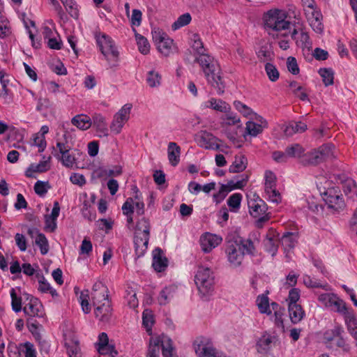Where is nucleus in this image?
<instances>
[{"label":"nucleus","mask_w":357,"mask_h":357,"mask_svg":"<svg viewBox=\"0 0 357 357\" xmlns=\"http://www.w3.org/2000/svg\"><path fill=\"white\" fill-rule=\"evenodd\" d=\"M47 185H48L47 182L38 181L34 185L35 192L39 196L45 195L47 192Z\"/></svg>","instance_id":"60"},{"label":"nucleus","mask_w":357,"mask_h":357,"mask_svg":"<svg viewBox=\"0 0 357 357\" xmlns=\"http://www.w3.org/2000/svg\"><path fill=\"white\" fill-rule=\"evenodd\" d=\"M333 303L334 310L343 314L344 317L349 314L351 311H349L347 307L346 303L338 297L336 298Z\"/></svg>","instance_id":"51"},{"label":"nucleus","mask_w":357,"mask_h":357,"mask_svg":"<svg viewBox=\"0 0 357 357\" xmlns=\"http://www.w3.org/2000/svg\"><path fill=\"white\" fill-rule=\"evenodd\" d=\"M247 167V158L244 155H237L234 158V160L229 166V171L231 173H238L243 172Z\"/></svg>","instance_id":"24"},{"label":"nucleus","mask_w":357,"mask_h":357,"mask_svg":"<svg viewBox=\"0 0 357 357\" xmlns=\"http://www.w3.org/2000/svg\"><path fill=\"white\" fill-rule=\"evenodd\" d=\"M242 195L240 193L231 195L227 199V205L233 212H236L241 206Z\"/></svg>","instance_id":"34"},{"label":"nucleus","mask_w":357,"mask_h":357,"mask_svg":"<svg viewBox=\"0 0 357 357\" xmlns=\"http://www.w3.org/2000/svg\"><path fill=\"white\" fill-rule=\"evenodd\" d=\"M264 245L266 252L275 256L278 251L277 241L272 237L266 238L264 241Z\"/></svg>","instance_id":"44"},{"label":"nucleus","mask_w":357,"mask_h":357,"mask_svg":"<svg viewBox=\"0 0 357 357\" xmlns=\"http://www.w3.org/2000/svg\"><path fill=\"white\" fill-rule=\"evenodd\" d=\"M190 39L191 41L192 42V48L195 51H196L197 55L203 54L206 52V50L204 47L203 43L197 33L192 34Z\"/></svg>","instance_id":"43"},{"label":"nucleus","mask_w":357,"mask_h":357,"mask_svg":"<svg viewBox=\"0 0 357 357\" xmlns=\"http://www.w3.org/2000/svg\"><path fill=\"white\" fill-rule=\"evenodd\" d=\"M173 45V40L169 38H165L164 40H160L157 45L158 51L165 56H169L172 52V46Z\"/></svg>","instance_id":"31"},{"label":"nucleus","mask_w":357,"mask_h":357,"mask_svg":"<svg viewBox=\"0 0 357 357\" xmlns=\"http://www.w3.org/2000/svg\"><path fill=\"white\" fill-rule=\"evenodd\" d=\"M264 24L267 29L280 31L289 28L290 22L284 20V14L279 10H269L264 16Z\"/></svg>","instance_id":"9"},{"label":"nucleus","mask_w":357,"mask_h":357,"mask_svg":"<svg viewBox=\"0 0 357 357\" xmlns=\"http://www.w3.org/2000/svg\"><path fill=\"white\" fill-rule=\"evenodd\" d=\"M11 297L12 309L15 312H20L23 308L22 307V298L17 295L15 289L12 288L10 291Z\"/></svg>","instance_id":"40"},{"label":"nucleus","mask_w":357,"mask_h":357,"mask_svg":"<svg viewBox=\"0 0 357 357\" xmlns=\"http://www.w3.org/2000/svg\"><path fill=\"white\" fill-rule=\"evenodd\" d=\"M146 82L150 87H158L161 84V75L158 72L150 70L147 74Z\"/></svg>","instance_id":"35"},{"label":"nucleus","mask_w":357,"mask_h":357,"mask_svg":"<svg viewBox=\"0 0 357 357\" xmlns=\"http://www.w3.org/2000/svg\"><path fill=\"white\" fill-rule=\"evenodd\" d=\"M320 195L329 208L336 211L342 210L345 207V203L338 188L331 187L326 188L317 184Z\"/></svg>","instance_id":"8"},{"label":"nucleus","mask_w":357,"mask_h":357,"mask_svg":"<svg viewBox=\"0 0 357 357\" xmlns=\"http://www.w3.org/2000/svg\"><path fill=\"white\" fill-rule=\"evenodd\" d=\"M222 241V238L218 235L206 233L201 237L200 244L202 250L204 252L208 253L220 244Z\"/></svg>","instance_id":"14"},{"label":"nucleus","mask_w":357,"mask_h":357,"mask_svg":"<svg viewBox=\"0 0 357 357\" xmlns=\"http://www.w3.org/2000/svg\"><path fill=\"white\" fill-rule=\"evenodd\" d=\"M250 214L258 218L256 221V226L261 228L264 224L270 219V215L266 213L268 206L265 202L259 196L254 195L253 199H250L248 202Z\"/></svg>","instance_id":"7"},{"label":"nucleus","mask_w":357,"mask_h":357,"mask_svg":"<svg viewBox=\"0 0 357 357\" xmlns=\"http://www.w3.org/2000/svg\"><path fill=\"white\" fill-rule=\"evenodd\" d=\"M322 20V15L321 14H317L316 17H312V18H310L308 20L311 27L313 29L314 31L317 33H321L324 29V25L321 22Z\"/></svg>","instance_id":"46"},{"label":"nucleus","mask_w":357,"mask_h":357,"mask_svg":"<svg viewBox=\"0 0 357 357\" xmlns=\"http://www.w3.org/2000/svg\"><path fill=\"white\" fill-rule=\"evenodd\" d=\"M96 42L101 53L107 60L110 68L116 67L118 66L119 53L114 46V43L111 38L103 33L96 36Z\"/></svg>","instance_id":"6"},{"label":"nucleus","mask_w":357,"mask_h":357,"mask_svg":"<svg viewBox=\"0 0 357 357\" xmlns=\"http://www.w3.org/2000/svg\"><path fill=\"white\" fill-rule=\"evenodd\" d=\"M266 195L268 197V200L275 204H279L282 201V197L280 193L276 188L268 190V192H265Z\"/></svg>","instance_id":"61"},{"label":"nucleus","mask_w":357,"mask_h":357,"mask_svg":"<svg viewBox=\"0 0 357 357\" xmlns=\"http://www.w3.org/2000/svg\"><path fill=\"white\" fill-rule=\"evenodd\" d=\"M24 314L29 317H43V307L40 301L34 297H31L29 302L23 307Z\"/></svg>","instance_id":"13"},{"label":"nucleus","mask_w":357,"mask_h":357,"mask_svg":"<svg viewBox=\"0 0 357 357\" xmlns=\"http://www.w3.org/2000/svg\"><path fill=\"white\" fill-rule=\"evenodd\" d=\"M66 10L74 18L78 17V10L74 0H61Z\"/></svg>","instance_id":"49"},{"label":"nucleus","mask_w":357,"mask_h":357,"mask_svg":"<svg viewBox=\"0 0 357 357\" xmlns=\"http://www.w3.org/2000/svg\"><path fill=\"white\" fill-rule=\"evenodd\" d=\"M286 153L290 158H301L304 155V149L298 144H294L286 149Z\"/></svg>","instance_id":"36"},{"label":"nucleus","mask_w":357,"mask_h":357,"mask_svg":"<svg viewBox=\"0 0 357 357\" xmlns=\"http://www.w3.org/2000/svg\"><path fill=\"white\" fill-rule=\"evenodd\" d=\"M15 240L16 245L20 251L24 252L26 250V240L23 234L19 233L16 234Z\"/></svg>","instance_id":"64"},{"label":"nucleus","mask_w":357,"mask_h":357,"mask_svg":"<svg viewBox=\"0 0 357 357\" xmlns=\"http://www.w3.org/2000/svg\"><path fill=\"white\" fill-rule=\"evenodd\" d=\"M133 199L128 198L122 206V211L125 215L128 216L134 213Z\"/></svg>","instance_id":"62"},{"label":"nucleus","mask_w":357,"mask_h":357,"mask_svg":"<svg viewBox=\"0 0 357 357\" xmlns=\"http://www.w3.org/2000/svg\"><path fill=\"white\" fill-rule=\"evenodd\" d=\"M198 144L206 149L218 150L220 149V141L213 134L206 130L201 131L197 137Z\"/></svg>","instance_id":"12"},{"label":"nucleus","mask_w":357,"mask_h":357,"mask_svg":"<svg viewBox=\"0 0 357 357\" xmlns=\"http://www.w3.org/2000/svg\"><path fill=\"white\" fill-rule=\"evenodd\" d=\"M74 152H77V154L79 153L77 149H75L74 151L70 152L68 151L66 153H64L61 155L59 158L61 162V164L67 167V168H73L74 165L76 164L77 159L75 158V154Z\"/></svg>","instance_id":"29"},{"label":"nucleus","mask_w":357,"mask_h":357,"mask_svg":"<svg viewBox=\"0 0 357 357\" xmlns=\"http://www.w3.org/2000/svg\"><path fill=\"white\" fill-rule=\"evenodd\" d=\"M36 244L40 248V253L46 255L49 251V243L45 236L42 233H38L36 240Z\"/></svg>","instance_id":"37"},{"label":"nucleus","mask_w":357,"mask_h":357,"mask_svg":"<svg viewBox=\"0 0 357 357\" xmlns=\"http://www.w3.org/2000/svg\"><path fill=\"white\" fill-rule=\"evenodd\" d=\"M239 247L241 250L244 251V254L253 255L255 252V246L252 241L250 239L241 240L238 243Z\"/></svg>","instance_id":"55"},{"label":"nucleus","mask_w":357,"mask_h":357,"mask_svg":"<svg viewBox=\"0 0 357 357\" xmlns=\"http://www.w3.org/2000/svg\"><path fill=\"white\" fill-rule=\"evenodd\" d=\"M97 351L101 355L109 354L112 357L117 355V351L115 350L114 346L112 344H108L101 347H97Z\"/></svg>","instance_id":"57"},{"label":"nucleus","mask_w":357,"mask_h":357,"mask_svg":"<svg viewBox=\"0 0 357 357\" xmlns=\"http://www.w3.org/2000/svg\"><path fill=\"white\" fill-rule=\"evenodd\" d=\"M126 299L130 307L135 308L138 306V299L135 291L132 289L127 290Z\"/></svg>","instance_id":"56"},{"label":"nucleus","mask_w":357,"mask_h":357,"mask_svg":"<svg viewBox=\"0 0 357 357\" xmlns=\"http://www.w3.org/2000/svg\"><path fill=\"white\" fill-rule=\"evenodd\" d=\"M33 144L38 147L39 152H43L47 145L45 136L39 135V133L34 135Z\"/></svg>","instance_id":"59"},{"label":"nucleus","mask_w":357,"mask_h":357,"mask_svg":"<svg viewBox=\"0 0 357 357\" xmlns=\"http://www.w3.org/2000/svg\"><path fill=\"white\" fill-rule=\"evenodd\" d=\"M131 109V104H126L114 116V119L110 125V129L115 134L120 133L124 123L128 121Z\"/></svg>","instance_id":"10"},{"label":"nucleus","mask_w":357,"mask_h":357,"mask_svg":"<svg viewBox=\"0 0 357 357\" xmlns=\"http://www.w3.org/2000/svg\"><path fill=\"white\" fill-rule=\"evenodd\" d=\"M51 157H49L47 160L40 161L38 164L32 163L27 168L25 172V175L28 178L34 177L33 173L34 172H45L50 169V161Z\"/></svg>","instance_id":"17"},{"label":"nucleus","mask_w":357,"mask_h":357,"mask_svg":"<svg viewBox=\"0 0 357 357\" xmlns=\"http://www.w3.org/2000/svg\"><path fill=\"white\" fill-rule=\"evenodd\" d=\"M195 61L202 68L208 83L221 96L225 93V84L221 76L220 68L214 58L206 53L195 56Z\"/></svg>","instance_id":"2"},{"label":"nucleus","mask_w":357,"mask_h":357,"mask_svg":"<svg viewBox=\"0 0 357 357\" xmlns=\"http://www.w3.org/2000/svg\"><path fill=\"white\" fill-rule=\"evenodd\" d=\"M342 185V190L344 195L351 199H357V184L354 179H348L344 181Z\"/></svg>","instance_id":"23"},{"label":"nucleus","mask_w":357,"mask_h":357,"mask_svg":"<svg viewBox=\"0 0 357 357\" xmlns=\"http://www.w3.org/2000/svg\"><path fill=\"white\" fill-rule=\"evenodd\" d=\"M92 126L96 128L97 131L100 133L99 137H107L108 128L105 118L100 114H94L91 118Z\"/></svg>","instance_id":"16"},{"label":"nucleus","mask_w":357,"mask_h":357,"mask_svg":"<svg viewBox=\"0 0 357 357\" xmlns=\"http://www.w3.org/2000/svg\"><path fill=\"white\" fill-rule=\"evenodd\" d=\"M256 302L261 313L267 314L268 315L271 314L268 298L266 295L261 294L258 296Z\"/></svg>","instance_id":"30"},{"label":"nucleus","mask_w":357,"mask_h":357,"mask_svg":"<svg viewBox=\"0 0 357 357\" xmlns=\"http://www.w3.org/2000/svg\"><path fill=\"white\" fill-rule=\"evenodd\" d=\"M245 130L248 135L252 137H256L257 135L262 132L263 127L261 125L256 123L253 121H248L246 123Z\"/></svg>","instance_id":"45"},{"label":"nucleus","mask_w":357,"mask_h":357,"mask_svg":"<svg viewBox=\"0 0 357 357\" xmlns=\"http://www.w3.org/2000/svg\"><path fill=\"white\" fill-rule=\"evenodd\" d=\"M136 40L139 51L143 54H147L150 50V45L147 39L140 34H136Z\"/></svg>","instance_id":"39"},{"label":"nucleus","mask_w":357,"mask_h":357,"mask_svg":"<svg viewBox=\"0 0 357 357\" xmlns=\"http://www.w3.org/2000/svg\"><path fill=\"white\" fill-rule=\"evenodd\" d=\"M36 278L38 279L39 286L38 290L42 293H47L51 289V285L47 282L42 273H36Z\"/></svg>","instance_id":"52"},{"label":"nucleus","mask_w":357,"mask_h":357,"mask_svg":"<svg viewBox=\"0 0 357 357\" xmlns=\"http://www.w3.org/2000/svg\"><path fill=\"white\" fill-rule=\"evenodd\" d=\"M195 282L199 293L202 296H206L213 290V273L209 268L199 266L195 276Z\"/></svg>","instance_id":"5"},{"label":"nucleus","mask_w":357,"mask_h":357,"mask_svg":"<svg viewBox=\"0 0 357 357\" xmlns=\"http://www.w3.org/2000/svg\"><path fill=\"white\" fill-rule=\"evenodd\" d=\"M273 337L269 334H264L257 341L256 349L258 353L266 354L272 347Z\"/></svg>","instance_id":"21"},{"label":"nucleus","mask_w":357,"mask_h":357,"mask_svg":"<svg viewBox=\"0 0 357 357\" xmlns=\"http://www.w3.org/2000/svg\"><path fill=\"white\" fill-rule=\"evenodd\" d=\"M9 22L6 18L0 16V38H3L10 34Z\"/></svg>","instance_id":"53"},{"label":"nucleus","mask_w":357,"mask_h":357,"mask_svg":"<svg viewBox=\"0 0 357 357\" xmlns=\"http://www.w3.org/2000/svg\"><path fill=\"white\" fill-rule=\"evenodd\" d=\"M168 160L175 167L180 161L181 148L175 142H169L167 148Z\"/></svg>","instance_id":"22"},{"label":"nucleus","mask_w":357,"mask_h":357,"mask_svg":"<svg viewBox=\"0 0 357 357\" xmlns=\"http://www.w3.org/2000/svg\"><path fill=\"white\" fill-rule=\"evenodd\" d=\"M228 261L234 267H237L241 264L244 257V251L241 250L238 243L235 241L229 244L226 248Z\"/></svg>","instance_id":"11"},{"label":"nucleus","mask_w":357,"mask_h":357,"mask_svg":"<svg viewBox=\"0 0 357 357\" xmlns=\"http://www.w3.org/2000/svg\"><path fill=\"white\" fill-rule=\"evenodd\" d=\"M273 52L266 47H261L257 52V56L261 61H266L271 59Z\"/></svg>","instance_id":"63"},{"label":"nucleus","mask_w":357,"mask_h":357,"mask_svg":"<svg viewBox=\"0 0 357 357\" xmlns=\"http://www.w3.org/2000/svg\"><path fill=\"white\" fill-rule=\"evenodd\" d=\"M289 315L292 324H296L301 321L305 313L301 305H288Z\"/></svg>","instance_id":"20"},{"label":"nucleus","mask_w":357,"mask_h":357,"mask_svg":"<svg viewBox=\"0 0 357 357\" xmlns=\"http://www.w3.org/2000/svg\"><path fill=\"white\" fill-rule=\"evenodd\" d=\"M176 288L174 287H167L164 288L158 296V303L161 305L167 304L174 297Z\"/></svg>","instance_id":"27"},{"label":"nucleus","mask_w":357,"mask_h":357,"mask_svg":"<svg viewBox=\"0 0 357 357\" xmlns=\"http://www.w3.org/2000/svg\"><path fill=\"white\" fill-rule=\"evenodd\" d=\"M205 107L223 113H227L231 109V107L227 102L221 99L214 98H211L206 101L205 102Z\"/></svg>","instance_id":"18"},{"label":"nucleus","mask_w":357,"mask_h":357,"mask_svg":"<svg viewBox=\"0 0 357 357\" xmlns=\"http://www.w3.org/2000/svg\"><path fill=\"white\" fill-rule=\"evenodd\" d=\"M281 241L282 245L291 249L294 248L296 245L297 241V235L292 232L284 233L281 238Z\"/></svg>","instance_id":"32"},{"label":"nucleus","mask_w":357,"mask_h":357,"mask_svg":"<svg viewBox=\"0 0 357 357\" xmlns=\"http://www.w3.org/2000/svg\"><path fill=\"white\" fill-rule=\"evenodd\" d=\"M344 333V329L340 326H335L331 331H327L325 335V339L328 341H332L337 336H340Z\"/></svg>","instance_id":"54"},{"label":"nucleus","mask_w":357,"mask_h":357,"mask_svg":"<svg viewBox=\"0 0 357 357\" xmlns=\"http://www.w3.org/2000/svg\"><path fill=\"white\" fill-rule=\"evenodd\" d=\"M89 291H82L79 296V301L82 306V309L85 314H89L91 312V307L89 303Z\"/></svg>","instance_id":"48"},{"label":"nucleus","mask_w":357,"mask_h":357,"mask_svg":"<svg viewBox=\"0 0 357 357\" xmlns=\"http://www.w3.org/2000/svg\"><path fill=\"white\" fill-rule=\"evenodd\" d=\"M337 296L334 294H322L319 296L318 300L326 307H333L334 301Z\"/></svg>","instance_id":"50"},{"label":"nucleus","mask_w":357,"mask_h":357,"mask_svg":"<svg viewBox=\"0 0 357 357\" xmlns=\"http://www.w3.org/2000/svg\"><path fill=\"white\" fill-rule=\"evenodd\" d=\"M71 123L78 129L86 130L92 126L91 119L86 114H77L71 119Z\"/></svg>","instance_id":"19"},{"label":"nucleus","mask_w":357,"mask_h":357,"mask_svg":"<svg viewBox=\"0 0 357 357\" xmlns=\"http://www.w3.org/2000/svg\"><path fill=\"white\" fill-rule=\"evenodd\" d=\"M265 192H268L272 189L276 188V176L273 172L267 170L265 172Z\"/></svg>","instance_id":"38"},{"label":"nucleus","mask_w":357,"mask_h":357,"mask_svg":"<svg viewBox=\"0 0 357 357\" xmlns=\"http://www.w3.org/2000/svg\"><path fill=\"white\" fill-rule=\"evenodd\" d=\"M335 156V148L333 144H326L318 149L304 154L301 162L304 165H317L323 162L333 160Z\"/></svg>","instance_id":"4"},{"label":"nucleus","mask_w":357,"mask_h":357,"mask_svg":"<svg viewBox=\"0 0 357 357\" xmlns=\"http://www.w3.org/2000/svg\"><path fill=\"white\" fill-rule=\"evenodd\" d=\"M191 15L189 13H184L179 16L176 21L172 25L173 30H177L184 26L188 25L191 21Z\"/></svg>","instance_id":"41"},{"label":"nucleus","mask_w":357,"mask_h":357,"mask_svg":"<svg viewBox=\"0 0 357 357\" xmlns=\"http://www.w3.org/2000/svg\"><path fill=\"white\" fill-rule=\"evenodd\" d=\"M168 261L165 257L162 256V251L157 248L153 251L152 266L157 272H162L167 267Z\"/></svg>","instance_id":"15"},{"label":"nucleus","mask_w":357,"mask_h":357,"mask_svg":"<svg viewBox=\"0 0 357 357\" xmlns=\"http://www.w3.org/2000/svg\"><path fill=\"white\" fill-rule=\"evenodd\" d=\"M161 350L162 357H173L174 349L172 345V341L167 336H162L161 338Z\"/></svg>","instance_id":"28"},{"label":"nucleus","mask_w":357,"mask_h":357,"mask_svg":"<svg viewBox=\"0 0 357 357\" xmlns=\"http://www.w3.org/2000/svg\"><path fill=\"white\" fill-rule=\"evenodd\" d=\"M344 320L349 332L356 340L357 346V319L353 311L344 317Z\"/></svg>","instance_id":"25"},{"label":"nucleus","mask_w":357,"mask_h":357,"mask_svg":"<svg viewBox=\"0 0 357 357\" xmlns=\"http://www.w3.org/2000/svg\"><path fill=\"white\" fill-rule=\"evenodd\" d=\"M91 301L95 317L102 322H108L112 315V301L109 290L101 282H96L92 288Z\"/></svg>","instance_id":"1"},{"label":"nucleus","mask_w":357,"mask_h":357,"mask_svg":"<svg viewBox=\"0 0 357 357\" xmlns=\"http://www.w3.org/2000/svg\"><path fill=\"white\" fill-rule=\"evenodd\" d=\"M161 349V338H151L146 357H160Z\"/></svg>","instance_id":"26"},{"label":"nucleus","mask_w":357,"mask_h":357,"mask_svg":"<svg viewBox=\"0 0 357 357\" xmlns=\"http://www.w3.org/2000/svg\"><path fill=\"white\" fill-rule=\"evenodd\" d=\"M142 324L146 331L151 334L152 326L154 324V318L152 312L149 310H145L142 314Z\"/></svg>","instance_id":"33"},{"label":"nucleus","mask_w":357,"mask_h":357,"mask_svg":"<svg viewBox=\"0 0 357 357\" xmlns=\"http://www.w3.org/2000/svg\"><path fill=\"white\" fill-rule=\"evenodd\" d=\"M319 73L322 77L323 82L326 86L333 84V71L331 69L320 68Z\"/></svg>","instance_id":"42"},{"label":"nucleus","mask_w":357,"mask_h":357,"mask_svg":"<svg viewBox=\"0 0 357 357\" xmlns=\"http://www.w3.org/2000/svg\"><path fill=\"white\" fill-rule=\"evenodd\" d=\"M265 71L271 82H275L278 79L280 73L273 64L266 63L265 65Z\"/></svg>","instance_id":"47"},{"label":"nucleus","mask_w":357,"mask_h":357,"mask_svg":"<svg viewBox=\"0 0 357 357\" xmlns=\"http://www.w3.org/2000/svg\"><path fill=\"white\" fill-rule=\"evenodd\" d=\"M287 67L288 70L293 75L299 73V68L296 59L293 56H289L287 61Z\"/></svg>","instance_id":"58"},{"label":"nucleus","mask_w":357,"mask_h":357,"mask_svg":"<svg viewBox=\"0 0 357 357\" xmlns=\"http://www.w3.org/2000/svg\"><path fill=\"white\" fill-rule=\"evenodd\" d=\"M150 222L143 217L137 222L134 234V246L137 258L144 255L149 245L150 237Z\"/></svg>","instance_id":"3"}]
</instances>
